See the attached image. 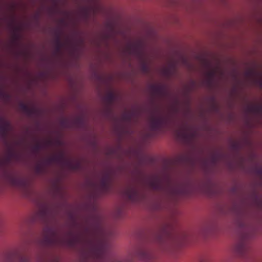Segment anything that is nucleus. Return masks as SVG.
Masks as SVG:
<instances>
[{"mask_svg":"<svg viewBox=\"0 0 262 262\" xmlns=\"http://www.w3.org/2000/svg\"><path fill=\"white\" fill-rule=\"evenodd\" d=\"M89 254L94 262L105 261L108 252V245L101 235H96L89 242Z\"/></svg>","mask_w":262,"mask_h":262,"instance_id":"nucleus-1","label":"nucleus"},{"mask_svg":"<svg viewBox=\"0 0 262 262\" xmlns=\"http://www.w3.org/2000/svg\"><path fill=\"white\" fill-rule=\"evenodd\" d=\"M154 258L151 252L144 246L138 245L134 247L126 259L119 257H112L108 262H133L137 259L144 262H149Z\"/></svg>","mask_w":262,"mask_h":262,"instance_id":"nucleus-2","label":"nucleus"},{"mask_svg":"<svg viewBox=\"0 0 262 262\" xmlns=\"http://www.w3.org/2000/svg\"><path fill=\"white\" fill-rule=\"evenodd\" d=\"M251 236L252 235L248 233L243 234L240 241L235 245L234 250L240 256H244L249 251L250 245L248 241Z\"/></svg>","mask_w":262,"mask_h":262,"instance_id":"nucleus-3","label":"nucleus"},{"mask_svg":"<svg viewBox=\"0 0 262 262\" xmlns=\"http://www.w3.org/2000/svg\"><path fill=\"white\" fill-rule=\"evenodd\" d=\"M43 244L47 246L55 245L59 240V237L56 231L52 227H48L44 229Z\"/></svg>","mask_w":262,"mask_h":262,"instance_id":"nucleus-4","label":"nucleus"},{"mask_svg":"<svg viewBox=\"0 0 262 262\" xmlns=\"http://www.w3.org/2000/svg\"><path fill=\"white\" fill-rule=\"evenodd\" d=\"M168 122V119L165 116H153L150 120L151 129L155 132L162 131L167 126Z\"/></svg>","mask_w":262,"mask_h":262,"instance_id":"nucleus-5","label":"nucleus"},{"mask_svg":"<svg viewBox=\"0 0 262 262\" xmlns=\"http://www.w3.org/2000/svg\"><path fill=\"white\" fill-rule=\"evenodd\" d=\"M125 195L131 202H138L142 197V194L136 186H131L125 191Z\"/></svg>","mask_w":262,"mask_h":262,"instance_id":"nucleus-6","label":"nucleus"},{"mask_svg":"<svg viewBox=\"0 0 262 262\" xmlns=\"http://www.w3.org/2000/svg\"><path fill=\"white\" fill-rule=\"evenodd\" d=\"M100 187L103 192H107L111 188V176L108 173H105L100 181Z\"/></svg>","mask_w":262,"mask_h":262,"instance_id":"nucleus-7","label":"nucleus"},{"mask_svg":"<svg viewBox=\"0 0 262 262\" xmlns=\"http://www.w3.org/2000/svg\"><path fill=\"white\" fill-rule=\"evenodd\" d=\"M169 233L166 229H164L156 235L155 240L156 242L163 244L167 242V240L169 238Z\"/></svg>","mask_w":262,"mask_h":262,"instance_id":"nucleus-8","label":"nucleus"},{"mask_svg":"<svg viewBox=\"0 0 262 262\" xmlns=\"http://www.w3.org/2000/svg\"><path fill=\"white\" fill-rule=\"evenodd\" d=\"M10 123L5 120H0V134L4 137H5L10 128Z\"/></svg>","mask_w":262,"mask_h":262,"instance_id":"nucleus-9","label":"nucleus"},{"mask_svg":"<svg viewBox=\"0 0 262 262\" xmlns=\"http://www.w3.org/2000/svg\"><path fill=\"white\" fill-rule=\"evenodd\" d=\"M150 187L154 190H160L162 189V183L160 180L155 178L150 180L149 182Z\"/></svg>","mask_w":262,"mask_h":262,"instance_id":"nucleus-10","label":"nucleus"},{"mask_svg":"<svg viewBox=\"0 0 262 262\" xmlns=\"http://www.w3.org/2000/svg\"><path fill=\"white\" fill-rule=\"evenodd\" d=\"M92 228L94 230H96V232H101V222L99 218L95 216L93 217V227H90L88 228V230L89 231Z\"/></svg>","mask_w":262,"mask_h":262,"instance_id":"nucleus-11","label":"nucleus"},{"mask_svg":"<svg viewBox=\"0 0 262 262\" xmlns=\"http://www.w3.org/2000/svg\"><path fill=\"white\" fill-rule=\"evenodd\" d=\"M20 109L28 115H31L33 113V110L30 108L28 105L24 103H20L19 104Z\"/></svg>","mask_w":262,"mask_h":262,"instance_id":"nucleus-12","label":"nucleus"},{"mask_svg":"<svg viewBox=\"0 0 262 262\" xmlns=\"http://www.w3.org/2000/svg\"><path fill=\"white\" fill-rule=\"evenodd\" d=\"M115 96L112 92L108 93L104 97V99L108 105H111L114 101Z\"/></svg>","mask_w":262,"mask_h":262,"instance_id":"nucleus-13","label":"nucleus"},{"mask_svg":"<svg viewBox=\"0 0 262 262\" xmlns=\"http://www.w3.org/2000/svg\"><path fill=\"white\" fill-rule=\"evenodd\" d=\"M55 43L56 46V50L57 52H59L62 46V43L61 41L60 34L57 33L56 34V37L55 40Z\"/></svg>","mask_w":262,"mask_h":262,"instance_id":"nucleus-14","label":"nucleus"},{"mask_svg":"<svg viewBox=\"0 0 262 262\" xmlns=\"http://www.w3.org/2000/svg\"><path fill=\"white\" fill-rule=\"evenodd\" d=\"M48 215V211L46 209L40 210L37 213L38 217L45 220Z\"/></svg>","mask_w":262,"mask_h":262,"instance_id":"nucleus-15","label":"nucleus"},{"mask_svg":"<svg viewBox=\"0 0 262 262\" xmlns=\"http://www.w3.org/2000/svg\"><path fill=\"white\" fill-rule=\"evenodd\" d=\"M12 183L15 186H21L25 185V182L24 180L16 178L12 179Z\"/></svg>","mask_w":262,"mask_h":262,"instance_id":"nucleus-16","label":"nucleus"},{"mask_svg":"<svg viewBox=\"0 0 262 262\" xmlns=\"http://www.w3.org/2000/svg\"><path fill=\"white\" fill-rule=\"evenodd\" d=\"M152 91L154 93L159 94L162 92V88L158 85H152L151 86Z\"/></svg>","mask_w":262,"mask_h":262,"instance_id":"nucleus-17","label":"nucleus"},{"mask_svg":"<svg viewBox=\"0 0 262 262\" xmlns=\"http://www.w3.org/2000/svg\"><path fill=\"white\" fill-rule=\"evenodd\" d=\"M251 108L252 111L256 113H261L262 111L261 105H255Z\"/></svg>","mask_w":262,"mask_h":262,"instance_id":"nucleus-18","label":"nucleus"},{"mask_svg":"<svg viewBox=\"0 0 262 262\" xmlns=\"http://www.w3.org/2000/svg\"><path fill=\"white\" fill-rule=\"evenodd\" d=\"M19 262H31L30 258L26 255H22L19 257Z\"/></svg>","mask_w":262,"mask_h":262,"instance_id":"nucleus-19","label":"nucleus"},{"mask_svg":"<svg viewBox=\"0 0 262 262\" xmlns=\"http://www.w3.org/2000/svg\"><path fill=\"white\" fill-rule=\"evenodd\" d=\"M123 118L124 120L130 122L132 118V114L130 113H125L123 115Z\"/></svg>","mask_w":262,"mask_h":262,"instance_id":"nucleus-20","label":"nucleus"},{"mask_svg":"<svg viewBox=\"0 0 262 262\" xmlns=\"http://www.w3.org/2000/svg\"><path fill=\"white\" fill-rule=\"evenodd\" d=\"M35 170L37 173H41L43 171V166L40 164H37L35 167Z\"/></svg>","mask_w":262,"mask_h":262,"instance_id":"nucleus-21","label":"nucleus"},{"mask_svg":"<svg viewBox=\"0 0 262 262\" xmlns=\"http://www.w3.org/2000/svg\"><path fill=\"white\" fill-rule=\"evenodd\" d=\"M33 148L34 151L38 152L41 148V145L39 143H37L33 146Z\"/></svg>","mask_w":262,"mask_h":262,"instance_id":"nucleus-22","label":"nucleus"},{"mask_svg":"<svg viewBox=\"0 0 262 262\" xmlns=\"http://www.w3.org/2000/svg\"><path fill=\"white\" fill-rule=\"evenodd\" d=\"M179 134L183 138H184V139L188 138V135L187 133L186 132H185V131H179Z\"/></svg>","mask_w":262,"mask_h":262,"instance_id":"nucleus-23","label":"nucleus"},{"mask_svg":"<svg viewBox=\"0 0 262 262\" xmlns=\"http://www.w3.org/2000/svg\"><path fill=\"white\" fill-rule=\"evenodd\" d=\"M71 168H72L74 170H76L78 168L79 164H76L75 165H71Z\"/></svg>","mask_w":262,"mask_h":262,"instance_id":"nucleus-24","label":"nucleus"},{"mask_svg":"<svg viewBox=\"0 0 262 262\" xmlns=\"http://www.w3.org/2000/svg\"><path fill=\"white\" fill-rule=\"evenodd\" d=\"M56 158L55 157H53V158H50L48 160H47V162L48 163H51L53 161H54L56 160Z\"/></svg>","mask_w":262,"mask_h":262,"instance_id":"nucleus-25","label":"nucleus"},{"mask_svg":"<svg viewBox=\"0 0 262 262\" xmlns=\"http://www.w3.org/2000/svg\"><path fill=\"white\" fill-rule=\"evenodd\" d=\"M146 69H147L146 66L145 65H144V66H143V69H144V71H146Z\"/></svg>","mask_w":262,"mask_h":262,"instance_id":"nucleus-26","label":"nucleus"},{"mask_svg":"<svg viewBox=\"0 0 262 262\" xmlns=\"http://www.w3.org/2000/svg\"><path fill=\"white\" fill-rule=\"evenodd\" d=\"M209 75H213V74L212 73H209Z\"/></svg>","mask_w":262,"mask_h":262,"instance_id":"nucleus-27","label":"nucleus"},{"mask_svg":"<svg viewBox=\"0 0 262 262\" xmlns=\"http://www.w3.org/2000/svg\"><path fill=\"white\" fill-rule=\"evenodd\" d=\"M54 262H58V261H54Z\"/></svg>","mask_w":262,"mask_h":262,"instance_id":"nucleus-28","label":"nucleus"}]
</instances>
